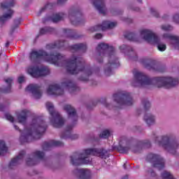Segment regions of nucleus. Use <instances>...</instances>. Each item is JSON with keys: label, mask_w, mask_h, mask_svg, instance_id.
Instances as JSON below:
<instances>
[{"label": "nucleus", "mask_w": 179, "mask_h": 179, "mask_svg": "<svg viewBox=\"0 0 179 179\" xmlns=\"http://www.w3.org/2000/svg\"><path fill=\"white\" fill-rule=\"evenodd\" d=\"M134 78L131 85L134 87H145V86H148L149 85H154L157 87L171 89V87L177 86L179 83L178 79L172 77H157L150 79L146 75L139 71L134 72Z\"/></svg>", "instance_id": "nucleus-1"}, {"label": "nucleus", "mask_w": 179, "mask_h": 179, "mask_svg": "<svg viewBox=\"0 0 179 179\" xmlns=\"http://www.w3.org/2000/svg\"><path fill=\"white\" fill-rule=\"evenodd\" d=\"M46 128L45 122L41 117H34L31 124L25 127L21 133L20 141L22 143L30 142V141H33L34 136H37L45 132Z\"/></svg>", "instance_id": "nucleus-2"}, {"label": "nucleus", "mask_w": 179, "mask_h": 179, "mask_svg": "<svg viewBox=\"0 0 179 179\" xmlns=\"http://www.w3.org/2000/svg\"><path fill=\"white\" fill-rule=\"evenodd\" d=\"M90 155L104 159L106 156V150L89 148L85 150L83 154L75 153L71 157L72 165L79 166L80 164H89V163L92 162V159L89 157Z\"/></svg>", "instance_id": "nucleus-3"}, {"label": "nucleus", "mask_w": 179, "mask_h": 179, "mask_svg": "<svg viewBox=\"0 0 179 179\" xmlns=\"http://www.w3.org/2000/svg\"><path fill=\"white\" fill-rule=\"evenodd\" d=\"M30 59L31 61H46V62H50V64H53L57 66H61V62H64L65 57L64 56L58 54L57 52H53L52 54L48 55L47 52L39 50H34L30 54Z\"/></svg>", "instance_id": "nucleus-4"}, {"label": "nucleus", "mask_w": 179, "mask_h": 179, "mask_svg": "<svg viewBox=\"0 0 179 179\" xmlns=\"http://www.w3.org/2000/svg\"><path fill=\"white\" fill-rule=\"evenodd\" d=\"M96 50L100 53L101 56H107L109 59L108 66H110V68H117V66H120V62L118 61V59L115 57V52L112 46H108V45L106 43H101L98 45Z\"/></svg>", "instance_id": "nucleus-5"}, {"label": "nucleus", "mask_w": 179, "mask_h": 179, "mask_svg": "<svg viewBox=\"0 0 179 179\" xmlns=\"http://www.w3.org/2000/svg\"><path fill=\"white\" fill-rule=\"evenodd\" d=\"M141 37L147 43L157 45L159 51H166L167 46L166 44L162 43V39L150 29H142L140 32Z\"/></svg>", "instance_id": "nucleus-6"}, {"label": "nucleus", "mask_w": 179, "mask_h": 179, "mask_svg": "<svg viewBox=\"0 0 179 179\" xmlns=\"http://www.w3.org/2000/svg\"><path fill=\"white\" fill-rule=\"evenodd\" d=\"M64 89H68L70 93H72L76 91L78 87L71 81L63 83L61 86L58 84H52L47 90V94H48V96H61V94H64Z\"/></svg>", "instance_id": "nucleus-7"}, {"label": "nucleus", "mask_w": 179, "mask_h": 179, "mask_svg": "<svg viewBox=\"0 0 179 179\" xmlns=\"http://www.w3.org/2000/svg\"><path fill=\"white\" fill-rule=\"evenodd\" d=\"M155 143L171 155H176L177 149L179 148L178 141H173L168 135L157 136L155 138Z\"/></svg>", "instance_id": "nucleus-8"}, {"label": "nucleus", "mask_w": 179, "mask_h": 179, "mask_svg": "<svg viewBox=\"0 0 179 179\" xmlns=\"http://www.w3.org/2000/svg\"><path fill=\"white\" fill-rule=\"evenodd\" d=\"M66 71L71 75H76L80 72L85 71V66L82 64V59L73 56L68 62H65Z\"/></svg>", "instance_id": "nucleus-9"}, {"label": "nucleus", "mask_w": 179, "mask_h": 179, "mask_svg": "<svg viewBox=\"0 0 179 179\" xmlns=\"http://www.w3.org/2000/svg\"><path fill=\"white\" fill-rule=\"evenodd\" d=\"M46 108L50 113V121L52 125L55 128H61L65 124V120L61 117L59 113L54 109V105L50 102H48L46 103Z\"/></svg>", "instance_id": "nucleus-10"}, {"label": "nucleus", "mask_w": 179, "mask_h": 179, "mask_svg": "<svg viewBox=\"0 0 179 179\" xmlns=\"http://www.w3.org/2000/svg\"><path fill=\"white\" fill-rule=\"evenodd\" d=\"M113 99L119 105L118 107H120V108H122V106H131L134 103L131 94L125 91L115 94Z\"/></svg>", "instance_id": "nucleus-11"}, {"label": "nucleus", "mask_w": 179, "mask_h": 179, "mask_svg": "<svg viewBox=\"0 0 179 179\" xmlns=\"http://www.w3.org/2000/svg\"><path fill=\"white\" fill-rule=\"evenodd\" d=\"M27 71L32 78H41V76L50 75V69L47 66L38 67L37 65H34L28 67Z\"/></svg>", "instance_id": "nucleus-12"}, {"label": "nucleus", "mask_w": 179, "mask_h": 179, "mask_svg": "<svg viewBox=\"0 0 179 179\" xmlns=\"http://www.w3.org/2000/svg\"><path fill=\"white\" fill-rule=\"evenodd\" d=\"M13 5H15V0H8V1L1 3V9L6 12L3 16L0 17V22L1 23L6 22V20L12 17V15H13V10H10V8L13 6Z\"/></svg>", "instance_id": "nucleus-13"}, {"label": "nucleus", "mask_w": 179, "mask_h": 179, "mask_svg": "<svg viewBox=\"0 0 179 179\" xmlns=\"http://www.w3.org/2000/svg\"><path fill=\"white\" fill-rule=\"evenodd\" d=\"M148 159H150L151 163H152L153 166L158 170H162L164 169V159L160 155L156 154H150L148 155Z\"/></svg>", "instance_id": "nucleus-14"}, {"label": "nucleus", "mask_w": 179, "mask_h": 179, "mask_svg": "<svg viewBox=\"0 0 179 179\" xmlns=\"http://www.w3.org/2000/svg\"><path fill=\"white\" fill-rule=\"evenodd\" d=\"M26 92L31 93L34 99H40L43 95V92H41V88L36 84H30L26 88Z\"/></svg>", "instance_id": "nucleus-15"}, {"label": "nucleus", "mask_w": 179, "mask_h": 179, "mask_svg": "<svg viewBox=\"0 0 179 179\" xmlns=\"http://www.w3.org/2000/svg\"><path fill=\"white\" fill-rule=\"evenodd\" d=\"M163 38L169 40L171 47L175 48V50H179V36L165 34L163 35Z\"/></svg>", "instance_id": "nucleus-16"}, {"label": "nucleus", "mask_w": 179, "mask_h": 179, "mask_svg": "<svg viewBox=\"0 0 179 179\" xmlns=\"http://www.w3.org/2000/svg\"><path fill=\"white\" fill-rule=\"evenodd\" d=\"M44 157V152L36 151L33 153L32 158H28L27 159V164L28 166H34L36 164V159H43Z\"/></svg>", "instance_id": "nucleus-17"}, {"label": "nucleus", "mask_w": 179, "mask_h": 179, "mask_svg": "<svg viewBox=\"0 0 179 179\" xmlns=\"http://www.w3.org/2000/svg\"><path fill=\"white\" fill-rule=\"evenodd\" d=\"M64 109L65 111H66L69 118L71 120H73V121H77L78 120V115L76 114V110H75L72 106L67 104L65 105L64 107Z\"/></svg>", "instance_id": "nucleus-18"}, {"label": "nucleus", "mask_w": 179, "mask_h": 179, "mask_svg": "<svg viewBox=\"0 0 179 179\" xmlns=\"http://www.w3.org/2000/svg\"><path fill=\"white\" fill-rule=\"evenodd\" d=\"M117 26V22L103 21L101 25H98L95 27L94 30H106L107 29H113Z\"/></svg>", "instance_id": "nucleus-19"}, {"label": "nucleus", "mask_w": 179, "mask_h": 179, "mask_svg": "<svg viewBox=\"0 0 179 179\" xmlns=\"http://www.w3.org/2000/svg\"><path fill=\"white\" fill-rule=\"evenodd\" d=\"M24 151H22L17 157L13 159L10 164L9 167L10 169H13L15 166H17L20 163H22L23 162V157H24Z\"/></svg>", "instance_id": "nucleus-20"}, {"label": "nucleus", "mask_w": 179, "mask_h": 179, "mask_svg": "<svg viewBox=\"0 0 179 179\" xmlns=\"http://www.w3.org/2000/svg\"><path fill=\"white\" fill-rule=\"evenodd\" d=\"M93 5L100 13H106V6L104 5V0H94Z\"/></svg>", "instance_id": "nucleus-21"}, {"label": "nucleus", "mask_w": 179, "mask_h": 179, "mask_svg": "<svg viewBox=\"0 0 179 179\" xmlns=\"http://www.w3.org/2000/svg\"><path fill=\"white\" fill-rule=\"evenodd\" d=\"M92 171L88 169H81L78 170V174L81 179H90Z\"/></svg>", "instance_id": "nucleus-22"}, {"label": "nucleus", "mask_w": 179, "mask_h": 179, "mask_svg": "<svg viewBox=\"0 0 179 179\" xmlns=\"http://www.w3.org/2000/svg\"><path fill=\"white\" fill-rule=\"evenodd\" d=\"M27 113L29 110L27 109L22 110L20 113L17 115V121L20 124H24L26 122V120L27 118Z\"/></svg>", "instance_id": "nucleus-23"}, {"label": "nucleus", "mask_w": 179, "mask_h": 179, "mask_svg": "<svg viewBox=\"0 0 179 179\" xmlns=\"http://www.w3.org/2000/svg\"><path fill=\"white\" fill-rule=\"evenodd\" d=\"M62 142L58 141L52 140L48 143H45L43 145L44 150H48L49 148H52V146H62Z\"/></svg>", "instance_id": "nucleus-24"}, {"label": "nucleus", "mask_w": 179, "mask_h": 179, "mask_svg": "<svg viewBox=\"0 0 179 179\" xmlns=\"http://www.w3.org/2000/svg\"><path fill=\"white\" fill-rule=\"evenodd\" d=\"M69 19L71 20L72 24H74L75 26H77L80 23V18L78 17V13L75 12L69 14Z\"/></svg>", "instance_id": "nucleus-25"}, {"label": "nucleus", "mask_w": 179, "mask_h": 179, "mask_svg": "<svg viewBox=\"0 0 179 179\" xmlns=\"http://www.w3.org/2000/svg\"><path fill=\"white\" fill-rule=\"evenodd\" d=\"M144 121H145L146 124L148 125H153L155 121H156V118L155 117V115L151 113H147L144 115Z\"/></svg>", "instance_id": "nucleus-26"}, {"label": "nucleus", "mask_w": 179, "mask_h": 179, "mask_svg": "<svg viewBox=\"0 0 179 179\" xmlns=\"http://www.w3.org/2000/svg\"><path fill=\"white\" fill-rule=\"evenodd\" d=\"M8 152V147H6V144L5 141L3 140H0V156H3Z\"/></svg>", "instance_id": "nucleus-27"}, {"label": "nucleus", "mask_w": 179, "mask_h": 179, "mask_svg": "<svg viewBox=\"0 0 179 179\" xmlns=\"http://www.w3.org/2000/svg\"><path fill=\"white\" fill-rule=\"evenodd\" d=\"M65 16H66V15L62 13L56 14L52 17L51 20L54 23H57V22H59V20H62V19H64V17H65Z\"/></svg>", "instance_id": "nucleus-28"}, {"label": "nucleus", "mask_w": 179, "mask_h": 179, "mask_svg": "<svg viewBox=\"0 0 179 179\" xmlns=\"http://www.w3.org/2000/svg\"><path fill=\"white\" fill-rule=\"evenodd\" d=\"M125 38H127V40H129L130 41H136L139 42V39H138V36L134 33H128L124 34Z\"/></svg>", "instance_id": "nucleus-29"}, {"label": "nucleus", "mask_w": 179, "mask_h": 179, "mask_svg": "<svg viewBox=\"0 0 179 179\" xmlns=\"http://www.w3.org/2000/svg\"><path fill=\"white\" fill-rule=\"evenodd\" d=\"M52 6H54V4L52 3H47L41 10H39V13H38V16H40L44 10H47V9H52Z\"/></svg>", "instance_id": "nucleus-30"}, {"label": "nucleus", "mask_w": 179, "mask_h": 179, "mask_svg": "<svg viewBox=\"0 0 179 179\" xmlns=\"http://www.w3.org/2000/svg\"><path fill=\"white\" fill-rule=\"evenodd\" d=\"M61 47H64V42H59L55 45H48L47 46L48 50H55V48H61Z\"/></svg>", "instance_id": "nucleus-31"}, {"label": "nucleus", "mask_w": 179, "mask_h": 179, "mask_svg": "<svg viewBox=\"0 0 179 179\" xmlns=\"http://www.w3.org/2000/svg\"><path fill=\"white\" fill-rule=\"evenodd\" d=\"M73 50H75L76 51H78V50H82V51H85L86 50L87 47L85 44L83 43H79L76 44L72 47Z\"/></svg>", "instance_id": "nucleus-32"}, {"label": "nucleus", "mask_w": 179, "mask_h": 179, "mask_svg": "<svg viewBox=\"0 0 179 179\" xmlns=\"http://www.w3.org/2000/svg\"><path fill=\"white\" fill-rule=\"evenodd\" d=\"M6 83H7L8 87L6 89L1 90L2 93H8V92H10V84L12 83V78L6 79Z\"/></svg>", "instance_id": "nucleus-33"}, {"label": "nucleus", "mask_w": 179, "mask_h": 179, "mask_svg": "<svg viewBox=\"0 0 179 179\" xmlns=\"http://www.w3.org/2000/svg\"><path fill=\"white\" fill-rule=\"evenodd\" d=\"M150 13H151V15H152V16H155V17H159V11H157L155 8H150Z\"/></svg>", "instance_id": "nucleus-34"}, {"label": "nucleus", "mask_w": 179, "mask_h": 179, "mask_svg": "<svg viewBox=\"0 0 179 179\" xmlns=\"http://www.w3.org/2000/svg\"><path fill=\"white\" fill-rule=\"evenodd\" d=\"M109 136H110V131L108 130H103L100 134V137L103 138L104 139H106V138H108Z\"/></svg>", "instance_id": "nucleus-35"}, {"label": "nucleus", "mask_w": 179, "mask_h": 179, "mask_svg": "<svg viewBox=\"0 0 179 179\" xmlns=\"http://www.w3.org/2000/svg\"><path fill=\"white\" fill-rule=\"evenodd\" d=\"M161 29L162 30H164V31H171V30H173V27L164 24L161 26Z\"/></svg>", "instance_id": "nucleus-36"}, {"label": "nucleus", "mask_w": 179, "mask_h": 179, "mask_svg": "<svg viewBox=\"0 0 179 179\" xmlns=\"http://www.w3.org/2000/svg\"><path fill=\"white\" fill-rule=\"evenodd\" d=\"M6 118L8 120V121H10V122H13V124L16 122V120H15L13 116L9 113L6 114Z\"/></svg>", "instance_id": "nucleus-37"}, {"label": "nucleus", "mask_w": 179, "mask_h": 179, "mask_svg": "<svg viewBox=\"0 0 179 179\" xmlns=\"http://www.w3.org/2000/svg\"><path fill=\"white\" fill-rule=\"evenodd\" d=\"M120 50L121 52H127V51H129V48L126 45H122L120 47Z\"/></svg>", "instance_id": "nucleus-38"}, {"label": "nucleus", "mask_w": 179, "mask_h": 179, "mask_svg": "<svg viewBox=\"0 0 179 179\" xmlns=\"http://www.w3.org/2000/svg\"><path fill=\"white\" fill-rule=\"evenodd\" d=\"M173 22H174L175 23H179V13L175 14L173 16Z\"/></svg>", "instance_id": "nucleus-39"}, {"label": "nucleus", "mask_w": 179, "mask_h": 179, "mask_svg": "<svg viewBox=\"0 0 179 179\" xmlns=\"http://www.w3.org/2000/svg\"><path fill=\"white\" fill-rule=\"evenodd\" d=\"M105 75H106V76H110V75H113L111 68L108 67V69H105Z\"/></svg>", "instance_id": "nucleus-40"}, {"label": "nucleus", "mask_w": 179, "mask_h": 179, "mask_svg": "<svg viewBox=\"0 0 179 179\" xmlns=\"http://www.w3.org/2000/svg\"><path fill=\"white\" fill-rule=\"evenodd\" d=\"M143 104L145 110H148V108L150 107V102H149L148 100L143 101Z\"/></svg>", "instance_id": "nucleus-41"}, {"label": "nucleus", "mask_w": 179, "mask_h": 179, "mask_svg": "<svg viewBox=\"0 0 179 179\" xmlns=\"http://www.w3.org/2000/svg\"><path fill=\"white\" fill-rule=\"evenodd\" d=\"M25 80V78H24V76H20L19 78H18V82L20 83H23V82Z\"/></svg>", "instance_id": "nucleus-42"}, {"label": "nucleus", "mask_w": 179, "mask_h": 179, "mask_svg": "<svg viewBox=\"0 0 179 179\" xmlns=\"http://www.w3.org/2000/svg\"><path fill=\"white\" fill-rule=\"evenodd\" d=\"M46 31H47V28H42L40 30V34H45Z\"/></svg>", "instance_id": "nucleus-43"}, {"label": "nucleus", "mask_w": 179, "mask_h": 179, "mask_svg": "<svg viewBox=\"0 0 179 179\" xmlns=\"http://www.w3.org/2000/svg\"><path fill=\"white\" fill-rule=\"evenodd\" d=\"M66 0H57V3H59V5H62V3H65Z\"/></svg>", "instance_id": "nucleus-44"}, {"label": "nucleus", "mask_w": 179, "mask_h": 179, "mask_svg": "<svg viewBox=\"0 0 179 179\" xmlns=\"http://www.w3.org/2000/svg\"><path fill=\"white\" fill-rule=\"evenodd\" d=\"M101 37H103V35H101V34H97L96 35H95V38L98 40L101 38Z\"/></svg>", "instance_id": "nucleus-45"}, {"label": "nucleus", "mask_w": 179, "mask_h": 179, "mask_svg": "<svg viewBox=\"0 0 179 179\" xmlns=\"http://www.w3.org/2000/svg\"><path fill=\"white\" fill-rule=\"evenodd\" d=\"M72 128H73V124H72L71 126H68L66 127V131L67 132H69V131H71L72 129Z\"/></svg>", "instance_id": "nucleus-46"}, {"label": "nucleus", "mask_w": 179, "mask_h": 179, "mask_svg": "<svg viewBox=\"0 0 179 179\" xmlns=\"http://www.w3.org/2000/svg\"><path fill=\"white\" fill-rule=\"evenodd\" d=\"M3 108H5V106L0 104V111H3Z\"/></svg>", "instance_id": "nucleus-47"}, {"label": "nucleus", "mask_w": 179, "mask_h": 179, "mask_svg": "<svg viewBox=\"0 0 179 179\" xmlns=\"http://www.w3.org/2000/svg\"><path fill=\"white\" fill-rule=\"evenodd\" d=\"M151 176L152 177H155L156 176V173H155V171H151Z\"/></svg>", "instance_id": "nucleus-48"}, {"label": "nucleus", "mask_w": 179, "mask_h": 179, "mask_svg": "<svg viewBox=\"0 0 179 179\" xmlns=\"http://www.w3.org/2000/svg\"><path fill=\"white\" fill-rule=\"evenodd\" d=\"M14 128H15V129H19V127H18L17 126H16V124H14Z\"/></svg>", "instance_id": "nucleus-49"}, {"label": "nucleus", "mask_w": 179, "mask_h": 179, "mask_svg": "<svg viewBox=\"0 0 179 179\" xmlns=\"http://www.w3.org/2000/svg\"><path fill=\"white\" fill-rule=\"evenodd\" d=\"M66 33H71V30L68 29L67 31H66Z\"/></svg>", "instance_id": "nucleus-50"}, {"label": "nucleus", "mask_w": 179, "mask_h": 179, "mask_svg": "<svg viewBox=\"0 0 179 179\" xmlns=\"http://www.w3.org/2000/svg\"><path fill=\"white\" fill-rule=\"evenodd\" d=\"M122 179H128V176H124V177L122 178Z\"/></svg>", "instance_id": "nucleus-51"}, {"label": "nucleus", "mask_w": 179, "mask_h": 179, "mask_svg": "<svg viewBox=\"0 0 179 179\" xmlns=\"http://www.w3.org/2000/svg\"><path fill=\"white\" fill-rule=\"evenodd\" d=\"M8 45H9V43H6V46L8 47Z\"/></svg>", "instance_id": "nucleus-52"}, {"label": "nucleus", "mask_w": 179, "mask_h": 179, "mask_svg": "<svg viewBox=\"0 0 179 179\" xmlns=\"http://www.w3.org/2000/svg\"><path fill=\"white\" fill-rule=\"evenodd\" d=\"M98 61H99V62H101V61H100V60H99V59H98Z\"/></svg>", "instance_id": "nucleus-53"}, {"label": "nucleus", "mask_w": 179, "mask_h": 179, "mask_svg": "<svg viewBox=\"0 0 179 179\" xmlns=\"http://www.w3.org/2000/svg\"><path fill=\"white\" fill-rule=\"evenodd\" d=\"M138 2H141V0H138Z\"/></svg>", "instance_id": "nucleus-54"}, {"label": "nucleus", "mask_w": 179, "mask_h": 179, "mask_svg": "<svg viewBox=\"0 0 179 179\" xmlns=\"http://www.w3.org/2000/svg\"><path fill=\"white\" fill-rule=\"evenodd\" d=\"M0 56H1V53H0Z\"/></svg>", "instance_id": "nucleus-55"}]
</instances>
